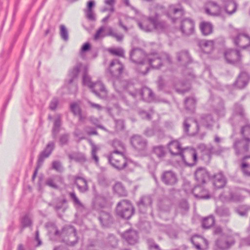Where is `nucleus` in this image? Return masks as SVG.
<instances>
[{
  "label": "nucleus",
  "mask_w": 250,
  "mask_h": 250,
  "mask_svg": "<svg viewBox=\"0 0 250 250\" xmlns=\"http://www.w3.org/2000/svg\"><path fill=\"white\" fill-rule=\"evenodd\" d=\"M200 119L201 124L206 127L209 128L212 126L214 121L211 114H202Z\"/></svg>",
  "instance_id": "obj_36"
},
{
  "label": "nucleus",
  "mask_w": 250,
  "mask_h": 250,
  "mask_svg": "<svg viewBox=\"0 0 250 250\" xmlns=\"http://www.w3.org/2000/svg\"><path fill=\"white\" fill-rule=\"evenodd\" d=\"M189 154L192 159V162L190 163H187V165L190 167L195 166L198 161V155L196 150L194 148H191L189 149Z\"/></svg>",
  "instance_id": "obj_48"
},
{
  "label": "nucleus",
  "mask_w": 250,
  "mask_h": 250,
  "mask_svg": "<svg viewBox=\"0 0 250 250\" xmlns=\"http://www.w3.org/2000/svg\"><path fill=\"white\" fill-rule=\"evenodd\" d=\"M115 193L120 197H125L127 195V192L122 183H116L113 187Z\"/></svg>",
  "instance_id": "obj_37"
},
{
  "label": "nucleus",
  "mask_w": 250,
  "mask_h": 250,
  "mask_svg": "<svg viewBox=\"0 0 250 250\" xmlns=\"http://www.w3.org/2000/svg\"><path fill=\"white\" fill-rule=\"evenodd\" d=\"M123 85L124 88L126 90L128 94L133 98L135 99L137 96L140 95V90L134 89V85L130 83L124 82Z\"/></svg>",
  "instance_id": "obj_35"
},
{
  "label": "nucleus",
  "mask_w": 250,
  "mask_h": 250,
  "mask_svg": "<svg viewBox=\"0 0 250 250\" xmlns=\"http://www.w3.org/2000/svg\"><path fill=\"white\" fill-rule=\"evenodd\" d=\"M109 52L112 55L124 57L125 51L122 48L111 49L109 50Z\"/></svg>",
  "instance_id": "obj_59"
},
{
  "label": "nucleus",
  "mask_w": 250,
  "mask_h": 250,
  "mask_svg": "<svg viewBox=\"0 0 250 250\" xmlns=\"http://www.w3.org/2000/svg\"><path fill=\"white\" fill-rule=\"evenodd\" d=\"M233 111L235 114L240 115L241 117H245V114L242 104L237 103H235L234 105Z\"/></svg>",
  "instance_id": "obj_54"
},
{
  "label": "nucleus",
  "mask_w": 250,
  "mask_h": 250,
  "mask_svg": "<svg viewBox=\"0 0 250 250\" xmlns=\"http://www.w3.org/2000/svg\"><path fill=\"white\" fill-rule=\"evenodd\" d=\"M232 148L237 157H245L249 156L248 154L250 151V139L236 138L233 143Z\"/></svg>",
  "instance_id": "obj_4"
},
{
  "label": "nucleus",
  "mask_w": 250,
  "mask_h": 250,
  "mask_svg": "<svg viewBox=\"0 0 250 250\" xmlns=\"http://www.w3.org/2000/svg\"><path fill=\"white\" fill-rule=\"evenodd\" d=\"M177 58L178 62L183 66H186L192 62L191 57L187 50H182L178 52Z\"/></svg>",
  "instance_id": "obj_26"
},
{
  "label": "nucleus",
  "mask_w": 250,
  "mask_h": 250,
  "mask_svg": "<svg viewBox=\"0 0 250 250\" xmlns=\"http://www.w3.org/2000/svg\"><path fill=\"white\" fill-rule=\"evenodd\" d=\"M179 207L182 210V214L184 212L187 211L189 209V205L187 201L185 200L181 201L179 204Z\"/></svg>",
  "instance_id": "obj_64"
},
{
  "label": "nucleus",
  "mask_w": 250,
  "mask_h": 250,
  "mask_svg": "<svg viewBox=\"0 0 250 250\" xmlns=\"http://www.w3.org/2000/svg\"><path fill=\"white\" fill-rule=\"evenodd\" d=\"M214 186L216 188H224L227 183V179L223 172H219L210 177Z\"/></svg>",
  "instance_id": "obj_24"
},
{
  "label": "nucleus",
  "mask_w": 250,
  "mask_h": 250,
  "mask_svg": "<svg viewBox=\"0 0 250 250\" xmlns=\"http://www.w3.org/2000/svg\"><path fill=\"white\" fill-rule=\"evenodd\" d=\"M194 176L197 184H205L207 180L210 177L207 169L203 167H199L194 172Z\"/></svg>",
  "instance_id": "obj_18"
},
{
  "label": "nucleus",
  "mask_w": 250,
  "mask_h": 250,
  "mask_svg": "<svg viewBox=\"0 0 250 250\" xmlns=\"http://www.w3.org/2000/svg\"><path fill=\"white\" fill-rule=\"evenodd\" d=\"M83 64L81 62H77L69 71L68 79L66 81V83L68 84H72L74 87V91H76L77 90V85L75 83L73 84V83L78 78V74Z\"/></svg>",
  "instance_id": "obj_14"
},
{
  "label": "nucleus",
  "mask_w": 250,
  "mask_h": 250,
  "mask_svg": "<svg viewBox=\"0 0 250 250\" xmlns=\"http://www.w3.org/2000/svg\"><path fill=\"white\" fill-rule=\"evenodd\" d=\"M70 110L75 116H77L82 112L80 104L77 102H73L70 104Z\"/></svg>",
  "instance_id": "obj_51"
},
{
  "label": "nucleus",
  "mask_w": 250,
  "mask_h": 250,
  "mask_svg": "<svg viewBox=\"0 0 250 250\" xmlns=\"http://www.w3.org/2000/svg\"><path fill=\"white\" fill-rule=\"evenodd\" d=\"M197 43L199 47L206 53H209L213 48V42L211 40H199Z\"/></svg>",
  "instance_id": "obj_31"
},
{
  "label": "nucleus",
  "mask_w": 250,
  "mask_h": 250,
  "mask_svg": "<svg viewBox=\"0 0 250 250\" xmlns=\"http://www.w3.org/2000/svg\"><path fill=\"white\" fill-rule=\"evenodd\" d=\"M69 139V135L68 133H64L63 134H62L60 136L59 138V143L60 145L61 146H63L64 145H66L68 144Z\"/></svg>",
  "instance_id": "obj_58"
},
{
  "label": "nucleus",
  "mask_w": 250,
  "mask_h": 250,
  "mask_svg": "<svg viewBox=\"0 0 250 250\" xmlns=\"http://www.w3.org/2000/svg\"><path fill=\"white\" fill-rule=\"evenodd\" d=\"M52 168L58 172H62L63 168L60 162L55 161L52 162Z\"/></svg>",
  "instance_id": "obj_63"
},
{
  "label": "nucleus",
  "mask_w": 250,
  "mask_h": 250,
  "mask_svg": "<svg viewBox=\"0 0 250 250\" xmlns=\"http://www.w3.org/2000/svg\"><path fill=\"white\" fill-rule=\"evenodd\" d=\"M107 158L110 164L118 170H123L127 167V161L123 153H110Z\"/></svg>",
  "instance_id": "obj_6"
},
{
  "label": "nucleus",
  "mask_w": 250,
  "mask_h": 250,
  "mask_svg": "<svg viewBox=\"0 0 250 250\" xmlns=\"http://www.w3.org/2000/svg\"><path fill=\"white\" fill-rule=\"evenodd\" d=\"M78 238L77 236L76 230L73 229L72 233H70L67 239L65 240L66 244L70 246H73L78 243Z\"/></svg>",
  "instance_id": "obj_43"
},
{
  "label": "nucleus",
  "mask_w": 250,
  "mask_h": 250,
  "mask_svg": "<svg viewBox=\"0 0 250 250\" xmlns=\"http://www.w3.org/2000/svg\"><path fill=\"white\" fill-rule=\"evenodd\" d=\"M250 81V76L249 74L246 72L242 71L237 77L234 85L239 89H243L248 85Z\"/></svg>",
  "instance_id": "obj_23"
},
{
  "label": "nucleus",
  "mask_w": 250,
  "mask_h": 250,
  "mask_svg": "<svg viewBox=\"0 0 250 250\" xmlns=\"http://www.w3.org/2000/svg\"><path fill=\"white\" fill-rule=\"evenodd\" d=\"M180 29L182 35L189 36L192 34L194 30V22L191 19H185L181 21Z\"/></svg>",
  "instance_id": "obj_13"
},
{
  "label": "nucleus",
  "mask_w": 250,
  "mask_h": 250,
  "mask_svg": "<svg viewBox=\"0 0 250 250\" xmlns=\"http://www.w3.org/2000/svg\"><path fill=\"white\" fill-rule=\"evenodd\" d=\"M224 56L227 63L231 64H238L242 60L240 51L233 49H228L226 50Z\"/></svg>",
  "instance_id": "obj_12"
},
{
  "label": "nucleus",
  "mask_w": 250,
  "mask_h": 250,
  "mask_svg": "<svg viewBox=\"0 0 250 250\" xmlns=\"http://www.w3.org/2000/svg\"><path fill=\"white\" fill-rule=\"evenodd\" d=\"M21 223L23 228H26L31 226L32 221L28 215H25L22 218Z\"/></svg>",
  "instance_id": "obj_60"
},
{
  "label": "nucleus",
  "mask_w": 250,
  "mask_h": 250,
  "mask_svg": "<svg viewBox=\"0 0 250 250\" xmlns=\"http://www.w3.org/2000/svg\"><path fill=\"white\" fill-rule=\"evenodd\" d=\"M61 125V116L59 115L54 121V125L52 128V137L54 139L56 138L57 134L59 132Z\"/></svg>",
  "instance_id": "obj_46"
},
{
  "label": "nucleus",
  "mask_w": 250,
  "mask_h": 250,
  "mask_svg": "<svg viewBox=\"0 0 250 250\" xmlns=\"http://www.w3.org/2000/svg\"><path fill=\"white\" fill-rule=\"evenodd\" d=\"M161 179L162 182L167 186H174L178 182L177 175L172 170L164 171Z\"/></svg>",
  "instance_id": "obj_15"
},
{
  "label": "nucleus",
  "mask_w": 250,
  "mask_h": 250,
  "mask_svg": "<svg viewBox=\"0 0 250 250\" xmlns=\"http://www.w3.org/2000/svg\"><path fill=\"white\" fill-rule=\"evenodd\" d=\"M99 150V147H98L96 145H93L92 146V151H91V155L92 158L95 160L96 163L99 162V158L97 155V152Z\"/></svg>",
  "instance_id": "obj_62"
},
{
  "label": "nucleus",
  "mask_w": 250,
  "mask_h": 250,
  "mask_svg": "<svg viewBox=\"0 0 250 250\" xmlns=\"http://www.w3.org/2000/svg\"><path fill=\"white\" fill-rule=\"evenodd\" d=\"M213 105L214 112L219 117H224L226 114V109L223 100L219 97L214 100Z\"/></svg>",
  "instance_id": "obj_25"
},
{
  "label": "nucleus",
  "mask_w": 250,
  "mask_h": 250,
  "mask_svg": "<svg viewBox=\"0 0 250 250\" xmlns=\"http://www.w3.org/2000/svg\"><path fill=\"white\" fill-rule=\"evenodd\" d=\"M115 128L117 131H122L125 128V121L123 119L114 120Z\"/></svg>",
  "instance_id": "obj_56"
},
{
  "label": "nucleus",
  "mask_w": 250,
  "mask_h": 250,
  "mask_svg": "<svg viewBox=\"0 0 250 250\" xmlns=\"http://www.w3.org/2000/svg\"><path fill=\"white\" fill-rule=\"evenodd\" d=\"M235 243L233 237L223 235L217 238L214 243V250H229Z\"/></svg>",
  "instance_id": "obj_7"
},
{
  "label": "nucleus",
  "mask_w": 250,
  "mask_h": 250,
  "mask_svg": "<svg viewBox=\"0 0 250 250\" xmlns=\"http://www.w3.org/2000/svg\"><path fill=\"white\" fill-rule=\"evenodd\" d=\"M86 18L90 21H95L96 17L93 9H86L84 10Z\"/></svg>",
  "instance_id": "obj_61"
},
{
  "label": "nucleus",
  "mask_w": 250,
  "mask_h": 250,
  "mask_svg": "<svg viewBox=\"0 0 250 250\" xmlns=\"http://www.w3.org/2000/svg\"><path fill=\"white\" fill-rule=\"evenodd\" d=\"M222 1L224 4V10L227 14L231 15L235 12L237 5L234 1L228 0H222Z\"/></svg>",
  "instance_id": "obj_33"
},
{
  "label": "nucleus",
  "mask_w": 250,
  "mask_h": 250,
  "mask_svg": "<svg viewBox=\"0 0 250 250\" xmlns=\"http://www.w3.org/2000/svg\"><path fill=\"white\" fill-rule=\"evenodd\" d=\"M208 4L209 6L215 9V12L211 13L210 9L207 8H206L205 11L207 14L213 16H218L220 14L222 8L217 4V2L213 1H209L208 2Z\"/></svg>",
  "instance_id": "obj_38"
},
{
  "label": "nucleus",
  "mask_w": 250,
  "mask_h": 250,
  "mask_svg": "<svg viewBox=\"0 0 250 250\" xmlns=\"http://www.w3.org/2000/svg\"><path fill=\"white\" fill-rule=\"evenodd\" d=\"M55 148V143L53 142H49L45 148L40 153L37 164L42 166L45 159L48 158L52 153Z\"/></svg>",
  "instance_id": "obj_20"
},
{
  "label": "nucleus",
  "mask_w": 250,
  "mask_h": 250,
  "mask_svg": "<svg viewBox=\"0 0 250 250\" xmlns=\"http://www.w3.org/2000/svg\"><path fill=\"white\" fill-rule=\"evenodd\" d=\"M165 61L169 64L172 62L171 57L167 53L151 52L147 54L146 64L148 63L152 69H160Z\"/></svg>",
  "instance_id": "obj_3"
},
{
  "label": "nucleus",
  "mask_w": 250,
  "mask_h": 250,
  "mask_svg": "<svg viewBox=\"0 0 250 250\" xmlns=\"http://www.w3.org/2000/svg\"><path fill=\"white\" fill-rule=\"evenodd\" d=\"M232 40L236 46L242 49H245L250 46V37L246 34L239 33Z\"/></svg>",
  "instance_id": "obj_19"
},
{
  "label": "nucleus",
  "mask_w": 250,
  "mask_h": 250,
  "mask_svg": "<svg viewBox=\"0 0 250 250\" xmlns=\"http://www.w3.org/2000/svg\"><path fill=\"white\" fill-rule=\"evenodd\" d=\"M152 203V200L150 197L146 196L142 197L137 203L139 207H146L150 205Z\"/></svg>",
  "instance_id": "obj_47"
},
{
  "label": "nucleus",
  "mask_w": 250,
  "mask_h": 250,
  "mask_svg": "<svg viewBox=\"0 0 250 250\" xmlns=\"http://www.w3.org/2000/svg\"><path fill=\"white\" fill-rule=\"evenodd\" d=\"M242 137L244 139H250V124L242 126L240 130Z\"/></svg>",
  "instance_id": "obj_49"
},
{
  "label": "nucleus",
  "mask_w": 250,
  "mask_h": 250,
  "mask_svg": "<svg viewBox=\"0 0 250 250\" xmlns=\"http://www.w3.org/2000/svg\"><path fill=\"white\" fill-rule=\"evenodd\" d=\"M204 184H196L192 190L194 196L200 199H208L211 196L207 189L203 187Z\"/></svg>",
  "instance_id": "obj_17"
},
{
  "label": "nucleus",
  "mask_w": 250,
  "mask_h": 250,
  "mask_svg": "<svg viewBox=\"0 0 250 250\" xmlns=\"http://www.w3.org/2000/svg\"><path fill=\"white\" fill-rule=\"evenodd\" d=\"M124 68L123 64L118 60H114L110 64L107 76L113 79L118 78L122 74Z\"/></svg>",
  "instance_id": "obj_10"
},
{
  "label": "nucleus",
  "mask_w": 250,
  "mask_h": 250,
  "mask_svg": "<svg viewBox=\"0 0 250 250\" xmlns=\"http://www.w3.org/2000/svg\"><path fill=\"white\" fill-rule=\"evenodd\" d=\"M225 148L220 146L217 149L215 150L212 145H209L205 148L203 151V159L206 161V163H209L211 159L212 154L220 155L225 150Z\"/></svg>",
  "instance_id": "obj_16"
},
{
  "label": "nucleus",
  "mask_w": 250,
  "mask_h": 250,
  "mask_svg": "<svg viewBox=\"0 0 250 250\" xmlns=\"http://www.w3.org/2000/svg\"><path fill=\"white\" fill-rule=\"evenodd\" d=\"M111 145L114 150L110 153H123V150L125 149V146L123 143L118 139H114L112 142Z\"/></svg>",
  "instance_id": "obj_42"
},
{
  "label": "nucleus",
  "mask_w": 250,
  "mask_h": 250,
  "mask_svg": "<svg viewBox=\"0 0 250 250\" xmlns=\"http://www.w3.org/2000/svg\"><path fill=\"white\" fill-rule=\"evenodd\" d=\"M245 196L242 195L240 192H230L229 193V199L232 201L240 202L243 200Z\"/></svg>",
  "instance_id": "obj_50"
},
{
  "label": "nucleus",
  "mask_w": 250,
  "mask_h": 250,
  "mask_svg": "<svg viewBox=\"0 0 250 250\" xmlns=\"http://www.w3.org/2000/svg\"><path fill=\"white\" fill-rule=\"evenodd\" d=\"M90 88L92 92L99 97L103 98L106 95L105 87L104 84L100 82L94 83Z\"/></svg>",
  "instance_id": "obj_27"
},
{
  "label": "nucleus",
  "mask_w": 250,
  "mask_h": 250,
  "mask_svg": "<svg viewBox=\"0 0 250 250\" xmlns=\"http://www.w3.org/2000/svg\"><path fill=\"white\" fill-rule=\"evenodd\" d=\"M200 28L202 34L207 36L212 32L213 26L210 22L203 21L200 23Z\"/></svg>",
  "instance_id": "obj_41"
},
{
  "label": "nucleus",
  "mask_w": 250,
  "mask_h": 250,
  "mask_svg": "<svg viewBox=\"0 0 250 250\" xmlns=\"http://www.w3.org/2000/svg\"><path fill=\"white\" fill-rule=\"evenodd\" d=\"M69 195L70 197L73 200L74 204L75 206L77 207L83 208V205L76 196V195L74 192H70Z\"/></svg>",
  "instance_id": "obj_57"
},
{
  "label": "nucleus",
  "mask_w": 250,
  "mask_h": 250,
  "mask_svg": "<svg viewBox=\"0 0 250 250\" xmlns=\"http://www.w3.org/2000/svg\"><path fill=\"white\" fill-rule=\"evenodd\" d=\"M183 129L187 135L196 134L199 131V125L197 121L191 117H186L183 123Z\"/></svg>",
  "instance_id": "obj_9"
},
{
  "label": "nucleus",
  "mask_w": 250,
  "mask_h": 250,
  "mask_svg": "<svg viewBox=\"0 0 250 250\" xmlns=\"http://www.w3.org/2000/svg\"><path fill=\"white\" fill-rule=\"evenodd\" d=\"M83 83L84 85H87L90 88L94 84L91 82L90 76L88 74V67L87 66H84V71L83 76Z\"/></svg>",
  "instance_id": "obj_44"
},
{
  "label": "nucleus",
  "mask_w": 250,
  "mask_h": 250,
  "mask_svg": "<svg viewBox=\"0 0 250 250\" xmlns=\"http://www.w3.org/2000/svg\"><path fill=\"white\" fill-rule=\"evenodd\" d=\"M215 212L217 215L221 218H227L226 219H222L220 221L225 223H227L229 221L228 218L230 215V212L229 209L225 206L216 207Z\"/></svg>",
  "instance_id": "obj_28"
},
{
  "label": "nucleus",
  "mask_w": 250,
  "mask_h": 250,
  "mask_svg": "<svg viewBox=\"0 0 250 250\" xmlns=\"http://www.w3.org/2000/svg\"><path fill=\"white\" fill-rule=\"evenodd\" d=\"M99 219L104 227H108L113 223V218L110 213L104 211L101 212Z\"/></svg>",
  "instance_id": "obj_32"
},
{
  "label": "nucleus",
  "mask_w": 250,
  "mask_h": 250,
  "mask_svg": "<svg viewBox=\"0 0 250 250\" xmlns=\"http://www.w3.org/2000/svg\"><path fill=\"white\" fill-rule=\"evenodd\" d=\"M215 224V218L212 215H209L203 218L202 221V227L204 229H208L212 227Z\"/></svg>",
  "instance_id": "obj_39"
},
{
  "label": "nucleus",
  "mask_w": 250,
  "mask_h": 250,
  "mask_svg": "<svg viewBox=\"0 0 250 250\" xmlns=\"http://www.w3.org/2000/svg\"><path fill=\"white\" fill-rule=\"evenodd\" d=\"M147 54L142 49L134 48L129 52V60L133 63L139 66H144L145 70H138V71L143 75L146 74L149 69V66L146 64Z\"/></svg>",
  "instance_id": "obj_2"
},
{
  "label": "nucleus",
  "mask_w": 250,
  "mask_h": 250,
  "mask_svg": "<svg viewBox=\"0 0 250 250\" xmlns=\"http://www.w3.org/2000/svg\"><path fill=\"white\" fill-rule=\"evenodd\" d=\"M64 184L63 178L59 175H54L47 178L45 181V185L53 189H58L59 185Z\"/></svg>",
  "instance_id": "obj_22"
},
{
  "label": "nucleus",
  "mask_w": 250,
  "mask_h": 250,
  "mask_svg": "<svg viewBox=\"0 0 250 250\" xmlns=\"http://www.w3.org/2000/svg\"><path fill=\"white\" fill-rule=\"evenodd\" d=\"M74 183L81 192L84 193L88 189L87 181L83 177L80 176L75 177L74 178Z\"/></svg>",
  "instance_id": "obj_30"
},
{
  "label": "nucleus",
  "mask_w": 250,
  "mask_h": 250,
  "mask_svg": "<svg viewBox=\"0 0 250 250\" xmlns=\"http://www.w3.org/2000/svg\"><path fill=\"white\" fill-rule=\"evenodd\" d=\"M122 237L129 245H134L138 241V234L137 231L133 229H128L122 234Z\"/></svg>",
  "instance_id": "obj_21"
},
{
  "label": "nucleus",
  "mask_w": 250,
  "mask_h": 250,
  "mask_svg": "<svg viewBox=\"0 0 250 250\" xmlns=\"http://www.w3.org/2000/svg\"><path fill=\"white\" fill-rule=\"evenodd\" d=\"M167 147L172 156H179L184 162H186L184 152L188 147H182L179 140H171L168 143Z\"/></svg>",
  "instance_id": "obj_8"
},
{
  "label": "nucleus",
  "mask_w": 250,
  "mask_h": 250,
  "mask_svg": "<svg viewBox=\"0 0 250 250\" xmlns=\"http://www.w3.org/2000/svg\"><path fill=\"white\" fill-rule=\"evenodd\" d=\"M153 152L158 157L162 158L165 157L166 152L165 148L162 146H156L153 147Z\"/></svg>",
  "instance_id": "obj_52"
},
{
  "label": "nucleus",
  "mask_w": 250,
  "mask_h": 250,
  "mask_svg": "<svg viewBox=\"0 0 250 250\" xmlns=\"http://www.w3.org/2000/svg\"><path fill=\"white\" fill-rule=\"evenodd\" d=\"M60 35L61 38L65 42L68 41L69 39L68 31L65 25L61 24L60 26Z\"/></svg>",
  "instance_id": "obj_53"
},
{
  "label": "nucleus",
  "mask_w": 250,
  "mask_h": 250,
  "mask_svg": "<svg viewBox=\"0 0 250 250\" xmlns=\"http://www.w3.org/2000/svg\"><path fill=\"white\" fill-rule=\"evenodd\" d=\"M68 158L71 160H74L77 162L82 163L86 161V158L83 154L74 152L68 154Z\"/></svg>",
  "instance_id": "obj_45"
},
{
  "label": "nucleus",
  "mask_w": 250,
  "mask_h": 250,
  "mask_svg": "<svg viewBox=\"0 0 250 250\" xmlns=\"http://www.w3.org/2000/svg\"><path fill=\"white\" fill-rule=\"evenodd\" d=\"M135 209L131 203L127 200H122L117 205V214L125 219H129L134 214Z\"/></svg>",
  "instance_id": "obj_5"
},
{
  "label": "nucleus",
  "mask_w": 250,
  "mask_h": 250,
  "mask_svg": "<svg viewBox=\"0 0 250 250\" xmlns=\"http://www.w3.org/2000/svg\"><path fill=\"white\" fill-rule=\"evenodd\" d=\"M240 168L244 174L250 176V156H245L241 159Z\"/></svg>",
  "instance_id": "obj_34"
},
{
  "label": "nucleus",
  "mask_w": 250,
  "mask_h": 250,
  "mask_svg": "<svg viewBox=\"0 0 250 250\" xmlns=\"http://www.w3.org/2000/svg\"><path fill=\"white\" fill-rule=\"evenodd\" d=\"M140 96L144 101L148 103L155 100L154 93L151 89L146 87L142 88L140 90Z\"/></svg>",
  "instance_id": "obj_29"
},
{
  "label": "nucleus",
  "mask_w": 250,
  "mask_h": 250,
  "mask_svg": "<svg viewBox=\"0 0 250 250\" xmlns=\"http://www.w3.org/2000/svg\"><path fill=\"white\" fill-rule=\"evenodd\" d=\"M138 25L144 31L150 32L154 30L159 33L165 32L168 27L165 21L159 20V15L157 13L153 16L148 17L143 22H139Z\"/></svg>",
  "instance_id": "obj_1"
},
{
  "label": "nucleus",
  "mask_w": 250,
  "mask_h": 250,
  "mask_svg": "<svg viewBox=\"0 0 250 250\" xmlns=\"http://www.w3.org/2000/svg\"><path fill=\"white\" fill-rule=\"evenodd\" d=\"M185 107L186 110L193 111L196 107V99L194 97H189L185 100Z\"/></svg>",
  "instance_id": "obj_40"
},
{
  "label": "nucleus",
  "mask_w": 250,
  "mask_h": 250,
  "mask_svg": "<svg viewBox=\"0 0 250 250\" xmlns=\"http://www.w3.org/2000/svg\"><path fill=\"white\" fill-rule=\"evenodd\" d=\"M133 148L138 152L145 151L147 148V141L140 135H134L130 139Z\"/></svg>",
  "instance_id": "obj_11"
},
{
  "label": "nucleus",
  "mask_w": 250,
  "mask_h": 250,
  "mask_svg": "<svg viewBox=\"0 0 250 250\" xmlns=\"http://www.w3.org/2000/svg\"><path fill=\"white\" fill-rule=\"evenodd\" d=\"M67 202V201L65 198L59 200L56 204L54 206V208L56 211H59L62 209L63 211H65L67 208V207L64 206L63 204H66Z\"/></svg>",
  "instance_id": "obj_55"
}]
</instances>
